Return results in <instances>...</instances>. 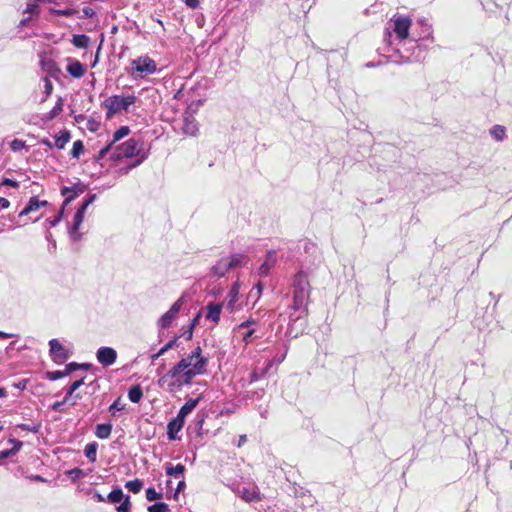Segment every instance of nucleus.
<instances>
[{"label": "nucleus", "instance_id": "nucleus-1", "mask_svg": "<svg viewBox=\"0 0 512 512\" xmlns=\"http://www.w3.org/2000/svg\"><path fill=\"white\" fill-rule=\"evenodd\" d=\"M208 359L202 356V349L197 346L186 357L182 358L166 374L158 380L160 387H167L170 391L190 385L194 377L207 372Z\"/></svg>", "mask_w": 512, "mask_h": 512}, {"label": "nucleus", "instance_id": "nucleus-2", "mask_svg": "<svg viewBox=\"0 0 512 512\" xmlns=\"http://www.w3.org/2000/svg\"><path fill=\"white\" fill-rule=\"evenodd\" d=\"M411 19L404 15H395L387 24L385 32V41L389 46L394 45V41L403 42L409 37Z\"/></svg>", "mask_w": 512, "mask_h": 512}, {"label": "nucleus", "instance_id": "nucleus-3", "mask_svg": "<svg viewBox=\"0 0 512 512\" xmlns=\"http://www.w3.org/2000/svg\"><path fill=\"white\" fill-rule=\"evenodd\" d=\"M198 402L199 398L189 399L180 408L178 415L169 421L167 425V435L169 440H176L178 438L177 434L183 428L186 416L196 408Z\"/></svg>", "mask_w": 512, "mask_h": 512}, {"label": "nucleus", "instance_id": "nucleus-4", "mask_svg": "<svg viewBox=\"0 0 512 512\" xmlns=\"http://www.w3.org/2000/svg\"><path fill=\"white\" fill-rule=\"evenodd\" d=\"M136 96L134 95H113L103 102V106L107 110L106 116L108 119L121 112H127L129 107L136 102Z\"/></svg>", "mask_w": 512, "mask_h": 512}, {"label": "nucleus", "instance_id": "nucleus-5", "mask_svg": "<svg viewBox=\"0 0 512 512\" xmlns=\"http://www.w3.org/2000/svg\"><path fill=\"white\" fill-rule=\"evenodd\" d=\"M140 143L135 139H129L126 142L112 148L110 158L112 160H120L123 158H132L138 156L141 151Z\"/></svg>", "mask_w": 512, "mask_h": 512}, {"label": "nucleus", "instance_id": "nucleus-6", "mask_svg": "<svg viewBox=\"0 0 512 512\" xmlns=\"http://www.w3.org/2000/svg\"><path fill=\"white\" fill-rule=\"evenodd\" d=\"M131 65L133 70L141 78L152 75L157 71L156 62L148 56H140L136 59H133L131 61Z\"/></svg>", "mask_w": 512, "mask_h": 512}, {"label": "nucleus", "instance_id": "nucleus-7", "mask_svg": "<svg viewBox=\"0 0 512 512\" xmlns=\"http://www.w3.org/2000/svg\"><path fill=\"white\" fill-rule=\"evenodd\" d=\"M96 199V195L92 194L86 199V201L81 205V207L77 210L74 215L73 224L70 229V238L74 241H78L81 238V234L78 232L80 225L84 220V214L89 205H91Z\"/></svg>", "mask_w": 512, "mask_h": 512}, {"label": "nucleus", "instance_id": "nucleus-8", "mask_svg": "<svg viewBox=\"0 0 512 512\" xmlns=\"http://www.w3.org/2000/svg\"><path fill=\"white\" fill-rule=\"evenodd\" d=\"M293 295L310 298V283L308 274L304 271H298L293 280Z\"/></svg>", "mask_w": 512, "mask_h": 512}, {"label": "nucleus", "instance_id": "nucleus-9", "mask_svg": "<svg viewBox=\"0 0 512 512\" xmlns=\"http://www.w3.org/2000/svg\"><path fill=\"white\" fill-rule=\"evenodd\" d=\"M183 302V297L179 298L176 302L173 303L170 309L158 319L157 325L160 329H167L171 326L178 313L180 312L183 306Z\"/></svg>", "mask_w": 512, "mask_h": 512}, {"label": "nucleus", "instance_id": "nucleus-10", "mask_svg": "<svg viewBox=\"0 0 512 512\" xmlns=\"http://www.w3.org/2000/svg\"><path fill=\"white\" fill-rule=\"evenodd\" d=\"M50 354L52 360L57 364L64 363L69 358L68 350L59 342L58 339L49 341Z\"/></svg>", "mask_w": 512, "mask_h": 512}, {"label": "nucleus", "instance_id": "nucleus-11", "mask_svg": "<svg viewBox=\"0 0 512 512\" xmlns=\"http://www.w3.org/2000/svg\"><path fill=\"white\" fill-rule=\"evenodd\" d=\"M96 359L103 367H109L116 362L117 352L112 347L102 346L96 352Z\"/></svg>", "mask_w": 512, "mask_h": 512}, {"label": "nucleus", "instance_id": "nucleus-12", "mask_svg": "<svg viewBox=\"0 0 512 512\" xmlns=\"http://www.w3.org/2000/svg\"><path fill=\"white\" fill-rule=\"evenodd\" d=\"M129 133L130 129L128 126H121L118 130H116L113 134L111 142L99 151L96 157L97 161H100L106 156L107 153L111 152L113 145L122 138L126 137Z\"/></svg>", "mask_w": 512, "mask_h": 512}, {"label": "nucleus", "instance_id": "nucleus-13", "mask_svg": "<svg viewBox=\"0 0 512 512\" xmlns=\"http://www.w3.org/2000/svg\"><path fill=\"white\" fill-rule=\"evenodd\" d=\"M308 301H309V299H307V298L293 295V303L291 305V308L294 310V313H297V314L294 315L292 313L290 315L291 320L296 321L307 314Z\"/></svg>", "mask_w": 512, "mask_h": 512}, {"label": "nucleus", "instance_id": "nucleus-14", "mask_svg": "<svg viewBox=\"0 0 512 512\" xmlns=\"http://www.w3.org/2000/svg\"><path fill=\"white\" fill-rule=\"evenodd\" d=\"M183 133L188 136H195L199 130L198 123L189 110H187L183 115Z\"/></svg>", "mask_w": 512, "mask_h": 512}, {"label": "nucleus", "instance_id": "nucleus-15", "mask_svg": "<svg viewBox=\"0 0 512 512\" xmlns=\"http://www.w3.org/2000/svg\"><path fill=\"white\" fill-rule=\"evenodd\" d=\"M239 290H240L239 283L238 282L234 283L232 285V287L230 288V290L225 298V301L222 303V304H224V307L229 312H233L236 309L235 304L239 300Z\"/></svg>", "mask_w": 512, "mask_h": 512}, {"label": "nucleus", "instance_id": "nucleus-16", "mask_svg": "<svg viewBox=\"0 0 512 512\" xmlns=\"http://www.w3.org/2000/svg\"><path fill=\"white\" fill-rule=\"evenodd\" d=\"M277 261L276 252L274 250H270L267 252L265 261L259 267V274L261 276H267L270 270L275 266Z\"/></svg>", "mask_w": 512, "mask_h": 512}, {"label": "nucleus", "instance_id": "nucleus-17", "mask_svg": "<svg viewBox=\"0 0 512 512\" xmlns=\"http://www.w3.org/2000/svg\"><path fill=\"white\" fill-rule=\"evenodd\" d=\"M48 204L45 200H40L38 197H31L24 209L19 213V217L26 216L31 212L39 210Z\"/></svg>", "mask_w": 512, "mask_h": 512}, {"label": "nucleus", "instance_id": "nucleus-18", "mask_svg": "<svg viewBox=\"0 0 512 512\" xmlns=\"http://www.w3.org/2000/svg\"><path fill=\"white\" fill-rule=\"evenodd\" d=\"M236 494L246 502L261 500L260 493L257 488H238Z\"/></svg>", "mask_w": 512, "mask_h": 512}, {"label": "nucleus", "instance_id": "nucleus-19", "mask_svg": "<svg viewBox=\"0 0 512 512\" xmlns=\"http://www.w3.org/2000/svg\"><path fill=\"white\" fill-rule=\"evenodd\" d=\"M85 67L82 63L75 59H69L67 72L74 78H81L85 74Z\"/></svg>", "mask_w": 512, "mask_h": 512}, {"label": "nucleus", "instance_id": "nucleus-20", "mask_svg": "<svg viewBox=\"0 0 512 512\" xmlns=\"http://www.w3.org/2000/svg\"><path fill=\"white\" fill-rule=\"evenodd\" d=\"M223 306L224 304L222 303H209L206 307V318L213 321L214 323H218L220 320V314Z\"/></svg>", "mask_w": 512, "mask_h": 512}, {"label": "nucleus", "instance_id": "nucleus-21", "mask_svg": "<svg viewBox=\"0 0 512 512\" xmlns=\"http://www.w3.org/2000/svg\"><path fill=\"white\" fill-rule=\"evenodd\" d=\"M231 270L227 259L221 258L217 263L211 268V274L216 277H223L226 273Z\"/></svg>", "mask_w": 512, "mask_h": 512}, {"label": "nucleus", "instance_id": "nucleus-22", "mask_svg": "<svg viewBox=\"0 0 512 512\" xmlns=\"http://www.w3.org/2000/svg\"><path fill=\"white\" fill-rule=\"evenodd\" d=\"M47 0H28L24 14H29L31 17H38L40 15V5L46 3Z\"/></svg>", "mask_w": 512, "mask_h": 512}, {"label": "nucleus", "instance_id": "nucleus-23", "mask_svg": "<svg viewBox=\"0 0 512 512\" xmlns=\"http://www.w3.org/2000/svg\"><path fill=\"white\" fill-rule=\"evenodd\" d=\"M61 192L65 197L64 202L68 203L77 197L80 193H82L83 189L79 185H74L72 187H64Z\"/></svg>", "mask_w": 512, "mask_h": 512}, {"label": "nucleus", "instance_id": "nucleus-24", "mask_svg": "<svg viewBox=\"0 0 512 512\" xmlns=\"http://www.w3.org/2000/svg\"><path fill=\"white\" fill-rule=\"evenodd\" d=\"M9 442L13 444V447L8 450L0 451V461L8 457L14 456L22 447V442L16 439H10Z\"/></svg>", "mask_w": 512, "mask_h": 512}, {"label": "nucleus", "instance_id": "nucleus-25", "mask_svg": "<svg viewBox=\"0 0 512 512\" xmlns=\"http://www.w3.org/2000/svg\"><path fill=\"white\" fill-rule=\"evenodd\" d=\"M112 432V425L110 423H101L96 426L95 435L99 439H108Z\"/></svg>", "mask_w": 512, "mask_h": 512}, {"label": "nucleus", "instance_id": "nucleus-26", "mask_svg": "<svg viewBox=\"0 0 512 512\" xmlns=\"http://www.w3.org/2000/svg\"><path fill=\"white\" fill-rule=\"evenodd\" d=\"M288 351V346L286 344L283 345V351L278 352L267 364V367L265 368L264 373H267L268 370L274 365V364H280L284 361L286 358Z\"/></svg>", "mask_w": 512, "mask_h": 512}, {"label": "nucleus", "instance_id": "nucleus-27", "mask_svg": "<svg viewBox=\"0 0 512 512\" xmlns=\"http://www.w3.org/2000/svg\"><path fill=\"white\" fill-rule=\"evenodd\" d=\"M226 259L231 269L242 266L247 262L246 256L243 254H233L226 257Z\"/></svg>", "mask_w": 512, "mask_h": 512}, {"label": "nucleus", "instance_id": "nucleus-28", "mask_svg": "<svg viewBox=\"0 0 512 512\" xmlns=\"http://www.w3.org/2000/svg\"><path fill=\"white\" fill-rule=\"evenodd\" d=\"M97 448L98 444L96 442L88 443L85 446V456L89 459L90 462H95L97 458Z\"/></svg>", "mask_w": 512, "mask_h": 512}, {"label": "nucleus", "instance_id": "nucleus-29", "mask_svg": "<svg viewBox=\"0 0 512 512\" xmlns=\"http://www.w3.org/2000/svg\"><path fill=\"white\" fill-rule=\"evenodd\" d=\"M143 397V392L140 386H133L128 391V398L132 403H138Z\"/></svg>", "mask_w": 512, "mask_h": 512}, {"label": "nucleus", "instance_id": "nucleus-30", "mask_svg": "<svg viewBox=\"0 0 512 512\" xmlns=\"http://www.w3.org/2000/svg\"><path fill=\"white\" fill-rule=\"evenodd\" d=\"M89 37L84 34L73 35L72 43L77 48H86L89 44Z\"/></svg>", "mask_w": 512, "mask_h": 512}, {"label": "nucleus", "instance_id": "nucleus-31", "mask_svg": "<svg viewBox=\"0 0 512 512\" xmlns=\"http://www.w3.org/2000/svg\"><path fill=\"white\" fill-rule=\"evenodd\" d=\"M124 494L121 488L113 489L107 496V500L111 503H119L124 500Z\"/></svg>", "mask_w": 512, "mask_h": 512}, {"label": "nucleus", "instance_id": "nucleus-32", "mask_svg": "<svg viewBox=\"0 0 512 512\" xmlns=\"http://www.w3.org/2000/svg\"><path fill=\"white\" fill-rule=\"evenodd\" d=\"M142 487H143V481L140 479L131 480V481L126 482V484H125V488L134 494L139 493L141 491Z\"/></svg>", "mask_w": 512, "mask_h": 512}, {"label": "nucleus", "instance_id": "nucleus-33", "mask_svg": "<svg viewBox=\"0 0 512 512\" xmlns=\"http://www.w3.org/2000/svg\"><path fill=\"white\" fill-rule=\"evenodd\" d=\"M70 140V133L68 131H63L60 133V135H58L55 139V146L58 148V149H63L65 147V145L69 142Z\"/></svg>", "mask_w": 512, "mask_h": 512}, {"label": "nucleus", "instance_id": "nucleus-34", "mask_svg": "<svg viewBox=\"0 0 512 512\" xmlns=\"http://www.w3.org/2000/svg\"><path fill=\"white\" fill-rule=\"evenodd\" d=\"M166 474L169 476H177L179 474H183L185 471V467L182 464H177L175 466L167 465L166 466Z\"/></svg>", "mask_w": 512, "mask_h": 512}, {"label": "nucleus", "instance_id": "nucleus-35", "mask_svg": "<svg viewBox=\"0 0 512 512\" xmlns=\"http://www.w3.org/2000/svg\"><path fill=\"white\" fill-rule=\"evenodd\" d=\"M505 133H506V129H505V127H503L501 125H495L491 129V135L497 141H502L505 137Z\"/></svg>", "mask_w": 512, "mask_h": 512}, {"label": "nucleus", "instance_id": "nucleus-36", "mask_svg": "<svg viewBox=\"0 0 512 512\" xmlns=\"http://www.w3.org/2000/svg\"><path fill=\"white\" fill-rule=\"evenodd\" d=\"M63 100L62 98H59L55 104V106L51 109V111L48 113V119H53L57 115H59L63 111Z\"/></svg>", "mask_w": 512, "mask_h": 512}, {"label": "nucleus", "instance_id": "nucleus-37", "mask_svg": "<svg viewBox=\"0 0 512 512\" xmlns=\"http://www.w3.org/2000/svg\"><path fill=\"white\" fill-rule=\"evenodd\" d=\"M65 474L71 478V480L73 481H76L78 480L79 478H82L85 476V473L82 469L80 468H73V469H70V470H67L65 472Z\"/></svg>", "mask_w": 512, "mask_h": 512}, {"label": "nucleus", "instance_id": "nucleus-38", "mask_svg": "<svg viewBox=\"0 0 512 512\" xmlns=\"http://www.w3.org/2000/svg\"><path fill=\"white\" fill-rule=\"evenodd\" d=\"M84 151V145L83 143L78 140V141H75L73 143V147H72V150H71V155L73 158H78L80 156L81 153H83Z\"/></svg>", "mask_w": 512, "mask_h": 512}, {"label": "nucleus", "instance_id": "nucleus-39", "mask_svg": "<svg viewBox=\"0 0 512 512\" xmlns=\"http://www.w3.org/2000/svg\"><path fill=\"white\" fill-rule=\"evenodd\" d=\"M149 512H168L169 507L164 502L155 503L148 507Z\"/></svg>", "mask_w": 512, "mask_h": 512}, {"label": "nucleus", "instance_id": "nucleus-40", "mask_svg": "<svg viewBox=\"0 0 512 512\" xmlns=\"http://www.w3.org/2000/svg\"><path fill=\"white\" fill-rule=\"evenodd\" d=\"M162 498V494L158 493L154 488L149 487L146 489V499L148 501H156Z\"/></svg>", "mask_w": 512, "mask_h": 512}, {"label": "nucleus", "instance_id": "nucleus-41", "mask_svg": "<svg viewBox=\"0 0 512 512\" xmlns=\"http://www.w3.org/2000/svg\"><path fill=\"white\" fill-rule=\"evenodd\" d=\"M421 25L423 26L422 34L420 35V39H430L432 37V27L427 22L421 21Z\"/></svg>", "mask_w": 512, "mask_h": 512}, {"label": "nucleus", "instance_id": "nucleus-42", "mask_svg": "<svg viewBox=\"0 0 512 512\" xmlns=\"http://www.w3.org/2000/svg\"><path fill=\"white\" fill-rule=\"evenodd\" d=\"M84 384V378H81L80 380H77L73 382L70 387L68 388L66 392V399H69V397L80 387Z\"/></svg>", "mask_w": 512, "mask_h": 512}, {"label": "nucleus", "instance_id": "nucleus-43", "mask_svg": "<svg viewBox=\"0 0 512 512\" xmlns=\"http://www.w3.org/2000/svg\"><path fill=\"white\" fill-rule=\"evenodd\" d=\"M117 512H130L131 502L130 496H126L122 503L116 508Z\"/></svg>", "mask_w": 512, "mask_h": 512}, {"label": "nucleus", "instance_id": "nucleus-44", "mask_svg": "<svg viewBox=\"0 0 512 512\" xmlns=\"http://www.w3.org/2000/svg\"><path fill=\"white\" fill-rule=\"evenodd\" d=\"M65 376H66V373H64V371H58V370L57 371H48L46 373V378L51 381L61 379Z\"/></svg>", "mask_w": 512, "mask_h": 512}, {"label": "nucleus", "instance_id": "nucleus-45", "mask_svg": "<svg viewBox=\"0 0 512 512\" xmlns=\"http://www.w3.org/2000/svg\"><path fill=\"white\" fill-rule=\"evenodd\" d=\"M43 82H44V92H45V95H46V98H47L52 93L53 84H52L51 80L48 77H44Z\"/></svg>", "mask_w": 512, "mask_h": 512}, {"label": "nucleus", "instance_id": "nucleus-46", "mask_svg": "<svg viewBox=\"0 0 512 512\" xmlns=\"http://www.w3.org/2000/svg\"><path fill=\"white\" fill-rule=\"evenodd\" d=\"M177 343V338H174L172 340H170L169 342H167L160 350H159V354H165L168 350L172 349L173 347H175Z\"/></svg>", "mask_w": 512, "mask_h": 512}, {"label": "nucleus", "instance_id": "nucleus-47", "mask_svg": "<svg viewBox=\"0 0 512 512\" xmlns=\"http://www.w3.org/2000/svg\"><path fill=\"white\" fill-rule=\"evenodd\" d=\"M79 369V363L71 362L66 365L64 373H66V376L72 373L73 371H76Z\"/></svg>", "mask_w": 512, "mask_h": 512}, {"label": "nucleus", "instance_id": "nucleus-48", "mask_svg": "<svg viewBox=\"0 0 512 512\" xmlns=\"http://www.w3.org/2000/svg\"><path fill=\"white\" fill-rule=\"evenodd\" d=\"M255 324H256V321H255V320L249 319V320H246V321L242 322L241 324H239V325L235 328V330H236V331H240V330H242V329H244V328H249V327H251L252 325H255Z\"/></svg>", "mask_w": 512, "mask_h": 512}, {"label": "nucleus", "instance_id": "nucleus-49", "mask_svg": "<svg viewBox=\"0 0 512 512\" xmlns=\"http://www.w3.org/2000/svg\"><path fill=\"white\" fill-rule=\"evenodd\" d=\"M123 408H124V406L120 404V401H119V399H118V400L114 401V402L110 405V407H109V411H110V412H112V413H114V411H116V410H117V411H120V410H122Z\"/></svg>", "mask_w": 512, "mask_h": 512}, {"label": "nucleus", "instance_id": "nucleus-50", "mask_svg": "<svg viewBox=\"0 0 512 512\" xmlns=\"http://www.w3.org/2000/svg\"><path fill=\"white\" fill-rule=\"evenodd\" d=\"M2 185L17 188L19 186V183L15 180L4 178L2 180Z\"/></svg>", "mask_w": 512, "mask_h": 512}, {"label": "nucleus", "instance_id": "nucleus-51", "mask_svg": "<svg viewBox=\"0 0 512 512\" xmlns=\"http://www.w3.org/2000/svg\"><path fill=\"white\" fill-rule=\"evenodd\" d=\"M255 330L254 329H249L247 330L244 334H243V341L246 343V344H249L251 342V338H252V335L254 334Z\"/></svg>", "mask_w": 512, "mask_h": 512}, {"label": "nucleus", "instance_id": "nucleus-52", "mask_svg": "<svg viewBox=\"0 0 512 512\" xmlns=\"http://www.w3.org/2000/svg\"><path fill=\"white\" fill-rule=\"evenodd\" d=\"M62 215H63V211H60L58 213V215L55 216L53 219H48V223L50 224V226H52V227L56 226L61 221Z\"/></svg>", "mask_w": 512, "mask_h": 512}, {"label": "nucleus", "instance_id": "nucleus-53", "mask_svg": "<svg viewBox=\"0 0 512 512\" xmlns=\"http://www.w3.org/2000/svg\"><path fill=\"white\" fill-rule=\"evenodd\" d=\"M18 427L25 431H31V432H35V433L38 432L37 426H30L28 424H20V425H18Z\"/></svg>", "mask_w": 512, "mask_h": 512}, {"label": "nucleus", "instance_id": "nucleus-54", "mask_svg": "<svg viewBox=\"0 0 512 512\" xmlns=\"http://www.w3.org/2000/svg\"><path fill=\"white\" fill-rule=\"evenodd\" d=\"M24 146V142L20 141V140H13L12 143H11V148L12 150L16 151V150H19L20 148H22Z\"/></svg>", "mask_w": 512, "mask_h": 512}, {"label": "nucleus", "instance_id": "nucleus-55", "mask_svg": "<svg viewBox=\"0 0 512 512\" xmlns=\"http://www.w3.org/2000/svg\"><path fill=\"white\" fill-rule=\"evenodd\" d=\"M183 1L191 9H196L199 6V0H183Z\"/></svg>", "mask_w": 512, "mask_h": 512}, {"label": "nucleus", "instance_id": "nucleus-56", "mask_svg": "<svg viewBox=\"0 0 512 512\" xmlns=\"http://www.w3.org/2000/svg\"><path fill=\"white\" fill-rule=\"evenodd\" d=\"M185 481L184 479L180 480L177 484V487H176V491H175V494H174V498L176 499L177 498V495L179 492H181L184 488H185Z\"/></svg>", "mask_w": 512, "mask_h": 512}, {"label": "nucleus", "instance_id": "nucleus-57", "mask_svg": "<svg viewBox=\"0 0 512 512\" xmlns=\"http://www.w3.org/2000/svg\"><path fill=\"white\" fill-rule=\"evenodd\" d=\"M67 400H68V399H66V397H65V398H64V400L55 402V403L51 406L52 410H54V411H60L61 407L64 405V403H65Z\"/></svg>", "mask_w": 512, "mask_h": 512}, {"label": "nucleus", "instance_id": "nucleus-58", "mask_svg": "<svg viewBox=\"0 0 512 512\" xmlns=\"http://www.w3.org/2000/svg\"><path fill=\"white\" fill-rule=\"evenodd\" d=\"M33 17H31L30 15L28 17H25L23 19L20 20L19 22V25L18 27L19 28H24L26 26H28L29 22L32 20Z\"/></svg>", "mask_w": 512, "mask_h": 512}, {"label": "nucleus", "instance_id": "nucleus-59", "mask_svg": "<svg viewBox=\"0 0 512 512\" xmlns=\"http://www.w3.org/2000/svg\"><path fill=\"white\" fill-rule=\"evenodd\" d=\"M9 206H10L9 200L4 197H0V210L7 209Z\"/></svg>", "mask_w": 512, "mask_h": 512}, {"label": "nucleus", "instance_id": "nucleus-60", "mask_svg": "<svg viewBox=\"0 0 512 512\" xmlns=\"http://www.w3.org/2000/svg\"><path fill=\"white\" fill-rule=\"evenodd\" d=\"M83 13L87 17H92L95 14L94 10L92 8H90V7H85L83 9Z\"/></svg>", "mask_w": 512, "mask_h": 512}, {"label": "nucleus", "instance_id": "nucleus-61", "mask_svg": "<svg viewBox=\"0 0 512 512\" xmlns=\"http://www.w3.org/2000/svg\"><path fill=\"white\" fill-rule=\"evenodd\" d=\"M406 59L411 61H420L422 59V56L420 55V53H418L417 55H414L413 53L412 55L407 56Z\"/></svg>", "mask_w": 512, "mask_h": 512}, {"label": "nucleus", "instance_id": "nucleus-62", "mask_svg": "<svg viewBox=\"0 0 512 512\" xmlns=\"http://www.w3.org/2000/svg\"><path fill=\"white\" fill-rule=\"evenodd\" d=\"M146 158V155H142L140 158H138L130 167L134 168L138 165H140Z\"/></svg>", "mask_w": 512, "mask_h": 512}, {"label": "nucleus", "instance_id": "nucleus-63", "mask_svg": "<svg viewBox=\"0 0 512 512\" xmlns=\"http://www.w3.org/2000/svg\"><path fill=\"white\" fill-rule=\"evenodd\" d=\"M254 289H256V290H257V296L259 297V296H260V294L262 293V290H263V285H262V283H261V282H258V283L254 286L253 290H254Z\"/></svg>", "mask_w": 512, "mask_h": 512}, {"label": "nucleus", "instance_id": "nucleus-64", "mask_svg": "<svg viewBox=\"0 0 512 512\" xmlns=\"http://www.w3.org/2000/svg\"><path fill=\"white\" fill-rule=\"evenodd\" d=\"M59 15L69 16L71 15V11L69 9L66 10H54Z\"/></svg>", "mask_w": 512, "mask_h": 512}]
</instances>
